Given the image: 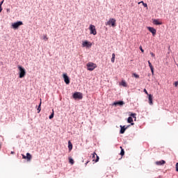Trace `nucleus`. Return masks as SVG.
Masks as SVG:
<instances>
[{"instance_id":"nucleus-1","label":"nucleus","mask_w":178,"mask_h":178,"mask_svg":"<svg viewBox=\"0 0 178 178\" xmlns=\"http://www.w3.org/2000/svg\"><path fill=\"white\" fill-rule=\"evenodd\" d=\"M17 67L19 70V79H23L26 76V70L22 65H18Z\"/></svg>"},{"instance_id":"nucleus-2","label":"nucleus","mask_w":178,"mask_h":178,"mask_svg":"<svg viewBox=\"0 0 178 178\" xmlns=\"http://www.w3.org/2000/svg\"><path fill=\"white\" fill-rule=\"evenodd\" d=\"M106 26H111L112 27H116V19L114 18H110L109 20L106 22Z\"/></svg>"},{"instance_id":"nucleus-3","label":"nucleus","mask_w":178,"mask_h":178,"mask_svg":"<svg viewBox=\"0 0 178 178\" xmlns=\"http://www.w3.org/2000/svg\"><path fill=\"white\" fill-rule=\"evenodd\" d=\"M72 97L74 99H83V93L76 92L73 94Z\"/></svg>"},{"instance_id":"nucleus-4","label":"nucleus","mask_w":178,"mask_h":178,"mask_svg":"<svg viewBox=\"0 0 178 178\" xmlns=\"http://www.w3.org/2000/svg\"><path fill=\"white\" fill-rule=\"evenodd\" d=\"M20 26H23V22H22V21H19L17 22H15V23L12 24V27L15 30L19 29V27H20Z\"/></svg>"},{"instance_id":"nucleus-5","label":"nucleus","mask_w":178,"mask_h":178,"mask_svg":"<svg viewBox=\"0 0 178 178\" xmlns=\"http://www.w3.org/2000/svg\"><path fill=\"white\" fill-rule=\"evenodd\" d=\"M88 70H90V72H92L95 67H97V65L93 63H88L87 64Z\"/></svg>"},{"instance_id":"nucleus-6","label":"nucleus","mask_w":178,"mask_h":178,"mask_svg":"<svg viewBox=\"0 0 178 178\" xmlns=\"http://www.w3.org/2000/svg\"><path fill=\"white\" fill-rule=\"evenodd\" d=\"M90 34H93V35H97V29H95V26L90 25L89 27Z\"/></svg>"},{"instance_id":"nucleus-7","label":"nucleus","mask_w":178,"mask_h":178,"mask_svg":"<svg viewBox=\"0 0 178 178\" xmlns=\"http://www.w3.org/2000/svg\"><path fill=\"white\" fill-rule=\"evenodd\" d=\"M147 30H149V31L152 33L153 37H155V35H156V29H155V28L147 26Z\"/></svg>"},{"instance_id":"nucleus-8","label":"nucleus","mask_w":178,"mask_h":178,"mask_svg":"<svg viewBox=\"0 0 178 178\" xmlns=\"http://www.w3.org/2000/svg\"><path fill=\"white\" fill-rule=\"evenodd\" d=\"M92 46V44L90 42H88L87 40L83 42L82 43V47H87L88 48H91Z\"/></svg>"},{"instance_id":"nucleus-9","label":"nucleus","mask_w":178,"mask_h":178,"mask_svg":"<svg viewBox=\"0 0 178 178\" xmlns=\"http://www.w3.org/2000/svg\"><path fill=\"white\" fill-rule=\"evenodd\" d=\"M22 159H26L28 161H31V154H30V153H27L26 156H25L24 154H22Z\"/></svg>"},{"instance_id":"nucleus-10","label":"nucleus","mask_w":178,"mask_h":178,"mask_svg":"<svg viewBox=\"0 0 178 178\" xmlns=\"http://www.w3.org/2000/svg\"><path fill=\"white\" fill-rule=\"evenodd\" d=\"M63 77L64 79V81L67 84H70V79H69V76H67V74H63Z\"/></svg>"},{"instance_id":"nucleus-11","label":"nucleus","mask_w":178,"mask_h":178,"mask_svg":"<svg viewBox=\"0 0 178 178\" xmlns=\"http://www.w3.org/2000/svg\"><path fill=\"white\" fill-rule=\"evenodd\" d=\"M113 105H115V106H117V105L122 106L124 105V102H123V101L115 102L113 104Z\"/></svg>"},{"instance_id":"nucleus-12","label":"nucleus","mask_w":178,"mask_h":178,"mask_svg":"<svg viewBox=\"0 0 178 178\" xmlns=\"http://www.w3.org/2000/svg\"><path fill=\"white\" fill-rule=\"evenodd\" d=\"M127 129V127L120 125V134H124V131H126Z\"/></svg>"},{"instance_id":"nucleus-13","label":"nucleus","mask_w":178,"mask_h":178,"mask_svg":"<svg viewBox=\"0 0 178 178\" xmlns=\"http://www.w3.org/2000/svg\"><path fill=\"white\" fill-rule=\"evenodd\" d=\"M148 64H149V67H150V70H151L152 74H154V66H152V64L151 63V62L149 60L148 61Z\"/></svg>"},{"instance_id":"nucleus-14","label":"nucleus","mask_w":178,"mask_h":178,"mask_svg":"<svg viewBox=\"0 0 178 178\" xmlns=\"http://www.w3.org/2000/svg\"><path fill=\"white\" fill-rule=\"evenodd\" d=\"M148 97L149 105H154V103L152 102V95H149Z\"/></svg>"},{"instance_id":"nucleus-15","label":"nucleus","mask_w":178,"mask_h":178,"mask_svg":"<svg viewBox=\"0 0 178 178\" xmlns=\"http://www.w3.org/2000/svg\"><path fill=\"white\" fill-rule=\"evenodd\" d=\"M128 123H131V126L134 125V123L133 122V118L129 117L127 119Z\"/></svg>"},{"instance_id":"nucleus-16","label":"nucleus","mask_w":178,"mask_h":178,"mask_svg":"<svg viewBox=\"0 0 178 178\" xmlns=\"http://www.w3.org/2000/svg\"><path fill=\"white\" fill-rule=\"evenodd\" d=\"M68 149L69 151H72L73 149V145L72 144V142L68 141Z\"/></svg>"},{"instance_id":"nucleus-17","label":"nucleus","mask_w":178,"mask_h":178,"mask_svg":"<svg viewBox=\"0 0 178 178\" xmlns=\"http://www.w3.org/2000/svg\"><path fill=\"white\" fill-rule=\"evenodd\" d=\"M153 23H154V24H156V26H158L159 24H162V22H159V21L158 19H154Z\"/></svg>"},{"instance_id":"nucleus-18","label":"nucleus","mask_w":178,"mask_h":178,"mask_svg":"<svg viewBox=\"0 0 178 178\" xmlns=\"http://www.w3.org/2000/svg\"><path fill=\"white\" fill-rule=\"evenodd\" d=\"M156 163L158 165H165V163H166V161H165L164 160H161L160 161H157Z\"/></svg>"},{"instance_id":"nucleus-19","label":"nucleus","mask_w":178,"mask_h":178,"mask_svg":"<svg viewBox=\"0 0 178 178\" xmlns=\"http://www.w3.org/2000/svg\"><path fill=\"white\" fill-rule=\"evenodd\" d=\"M120 149H121V152L120 155H121V156H123V155H124V149L122 147H120Z\"/></svg>"},{"instance_id":"nucleus-20","label":"nucleus","mask_w":178,"mask_h":178,"mask_svg":"<svg viewBox=\"0 0 178 178\" xmlns=\"http://www.w3.org/2000/svg\"><path fill=\"white\" fill-rule=\"evenodd\" d=\"M115 53H113L112 54V58H111V62L112 63H115Z\"/></svg>"},{"instance_id":"nucleus-21","label":"nucleus","mask_w":178,"mask_h":178,"mask_svg":"<svg viewBox=\"0 0 178 178\" xmlns=\"http://www.w3.org/2000/svg\"><path fill=\"white\" fill-rule=\"evenodd\" d=\"M130 116H131V118H133L134 119H135V120H136V119H137V118L136 117V116H137V114H136V113H131Z\"/></svg>"},{"instance_id":"nucleus-22","label":"nucleus","mask_w":178,"mask_h":178,"mask_svg":"<svg viewBox=\"0 0 178 178\" xmlns=\"http://www.w3.org/2000/svg\"><path fill=\"white\" fill-rule=\"evenodd\" d=\"M69 162L71 163V165H74V160H73V159L69 157Z\"/></svg>"},{"instance_id":"nucleus-23","label":"nucleus","mask_w":178,"mask_h":178,"mask_svg":"<svg viewBox=\"0 0 178 178\" xmlns=\"http://www.w3.org/2000/svg\"><path fill=\"white\" fill-rule=\"evenodd\" d=\"M140 3H143V6L145 8H147L148 5H147V3H144V1H140L138 3V4L140 5Z\"/></svg>"},{"instance_id":"nucleus-24","label":"nucleus","mask_w":178,"mask_h":178,"mask_svg":"<svg viewBox=\"0 0 178 178\" xmlns=\"http://www.w3.org/2000/svg\"><path fill=\"white\" fill-rule=\"evenodd\" d=\"M122 86H123V87H127V83H126V81H122Z\"/></svg>"},{"instance_id":"nucleus-25","label":"nucleus","mask_w":178,"mask_h":178,"mask_svg":"<svg viewBox=\"0 0 178 178\" xmlns=\"http://www.w3.org/2000/svg\"><path fill=\"white\" fill-rule=\"evenodd\" d=\"M38 113H40V112H41V103L38 106Z\"/></svg>"},{"instance_id":"nucleus-26","label":"nucleus","mask_w":178,"mask_h":178,"mask_svg":"<svg viewBox=\"0 0 178 178\" xmlns=\"http://www.w3.org/2000/svg\"><path fill=\"white\" fill-rule=\"evenodd\" d=\"M49 119H54V110H52L51 114L49 117Z\"/></svg>"},{"instance_id":"nucleus-27","label":"nucleus","mask_w":178,"mask_h":178,"mask_svg":"<svg viewBox=\"0 0 178 178\" xmlns=\"http://www.w3.org/2000/svg\"><path fill=\"white\" fill-rule=\"evenodd\" d=\"M133 76H134L136 77V79H140V75H138L137 74H133Z\"/></svg>"},{"instance_id":"nucleus-28","label":"nucleus","mask_w":178,"mask_h":178,"mask_svg":"<svg viewBox=\"0 0 178 178\" xmlns=\"http://www.w3.org/2000/svg\"><path fill=\"white\" fill-rule=\"evenodd\" d=\"M143 92H145V94H146V95H149V94H148V92L147 91V89H144Z\"/></svg>"},{"instance_id":"nucleus-29","label":"nucleus","mask_w":178,"mask_h":178,"mask_svg":"<svg viewBox=\"0 0 178 178\" xmlns=\"http://www.w3.org/2000/svg\"><path fill=\"white\" fill-rule=\"evenodd\" d=\"M96 160H95V162H98V161H99V156H98V155H96Z\"/></svg>"},{"instance_id":"nucleus-30","label":"nucleus","mask_w":178,"mask_h":178,"mask_svg":"<svg viewBox=\"0 0 178 178\" xmlns=\"http://www.w3.org/2000/svg\"><path fill=\"white\" fill-rule=\"evenodd\" d=\"M150 55H151V56H152V58H155V54L151 52Z\"/></svg>"},{"instance_id":"nucleus-31","label":"nucleus","mask_w":178,"mask_h":178,"mask_svg":"<svg viewBox=\"0 0 178 178\" xmlns=\"http://www.w3.org/2000/svg\"><path fill=\"white\" fill-rule=\"evenodd\" d=\"M95 155H97V153H95V152H94L93 154H92V159H94V158H95Z\"/></svg>"},{"instance_id":"nucleus-32","label":"nucleus","mask_w":178,"mask_h":178,"mask_svg":"<svg viewBox=\"0 0 178 178\" xmlns=\"http://www.w3.org/2000/svg\"><path fill=\"white\" fill-rule=\"evenodd\" d=\"M174 86H175V87H177V86H178V81H175V83H174Z\"/></svg>"},{"instance_id":"nucleus-33","label":"nucleus","mask_w":178,"mask_h":178,"mask_svg":"<svg viewBox=\"0 0 178 178\" xmlns=\"http://www.w3.org/2000/svg\"><path fill=\"white\" fill-rule=\"evenodd\" d=\"M176 172H178V163H176Z\"/></svg>"},{"instance_id":"nucleus-34","label":"nucleus","mask_w":178,"mask_h":178,"mask_svg":"<svg viewBox=\"0 0 178 178\" xmlns=\"http://www.w3.org/2000/svg\"><path fill=\"white\" fill-rule=\"evenodd\" d=\"M140 49L141 52H144V49H143V47L141 46L140 47Z\"/></svg>"},{"instance_id":"nucleus-35","label":"nucleus","mask_w":178,"mask_h":178,"mask_svg":"<svg viewBox=\"0 0 178 178\" xmlns=\"http://www.w3.org/2000/svg\"><path fill=\"white\" fill-rule=\"evenodd\" d=\"M2 3H3V0L0 3V6H2Z\"/></svg>"},{"instance_id":"nucleus-36","label":"nucleus","mask_w":178,"mask_h":178,"mask_svg":"<svg viewBox=\"0 0 178 178\" xmlns=\"http://www.w3.org/2000/svg\"><path fill=\"white\" fill-rule=\"evenodd\" d=\"M0 12H2V6H0Z\"/></svg>"},{"instance_id":"nucleus-37","label":"nucleus","mask_w":178,"mask_h":178,"mask_svg":"<svg viewBox=\"0 0 178 178\" xmlns=\"http://www.w3.org/2000/svg\"><path fill=\"white\" fill-rule=\"evenodd\" d=\"M88 162H90V161H87V162L85 163L86 166H87V163H88Z\"/></svg>"},{"instance_id":"nucleus-38","label":"nucleus","mask_w":178,"mask_h":178,"mask_svg":"<svg viewBox=\"0 0 178 178\" xmlns=\"http://www.w3.org/2000/svg\"><path fill=\"white\" fill-rule=\"evenodd\" d=\"M11 154H15V152H11Z\"/></svg>"},{"instance_id":"nucleus-39","label":"nucleus","mask_w":178,"mask_h":178,"mask_svg":"<svg viewBox=\"0 0 178 178\" xmlns=\"http://www.w3.org/2000/svg\"><path fill=\"white\" fill-rule=\"evenodd\" d=\"M1 147H2V145L0 144V148H1Z\"/></svg>"}]
</instances>
